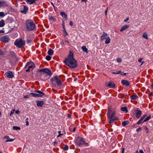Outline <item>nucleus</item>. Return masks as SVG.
<instances>
[{
  "mask_svg": "<svg viewBox=\"0 0 153 153\" xmlns=\"http://www.w3.org/2000/svg\"><path fill=\"white\" fill-rule=\"evenodd\" d=\"M69 52V54L68 57L65 59L64 62L70 68H75L78 66L77 61L74 58L73 53L71 51Z\"/></svg>",
  "mask_w": 153,
  "mask_h": 153,
  "instance_id": "obj_1",
  "label": "nucleus"
},
{
  "mask_svg": "<svg viewBox=\"0 0 153 153\" xmlns=\"http://www.w3.org/2000/svg\"><path fill=\"white\" fill-rule=\"evenodd\" d=\"M26 30L27 31L33 30L35 27V25L33 21L30 20H28L25 23Z\"/></svg>",
  "mask_w": 153,
  "mask_h": 153,
  "instance_id": "obj_2",
  "label": "nucleus"
},
{
  "mask_svg": "<svg viewBox=\"0 0 153 153\" xmlns=\"http://www.w3.org/2000/svg\"><path fill=\"white\" fill-rule=\"evenodd\" d=\"M25 41L22 40V38L17 39L14 42V45L19 48H23L25 45Z\"/></svg>",
  "mask_w": 153,
  "mask_h": 153,
  "instance_id": "obj_3",
  "label": "nucleus"
},
{
  "mask_svg": "<svg viewBox=\"0 0 153 153\" xmlns=\"http://www.w3.org/2000/svg\"><path fill=\"white\" fill-rule=\"evenodd\" d=\"M35 67V65L33 62H28L25 67V68L28 67V69L26 70L25 72H30V69L34 68Z\"/></svg>",
  "mask_w": 153,
  "mask_h": 153,
  "instance_id": "obj_4",
  "label": "nucleus"
},
{
  "mask_svg": "<svg viewBox=\"0 0 153 153\" xmlns=\"http://www.w3.org/2000/svg\"><path fill=\"white\" fill-rule=\"evenodd\" d=\"M51 82L52 83L55 82L57 85L60 86L62 84V82L60 78H59L57 76H54L51 79Z\"/></svg>",
  "mask_w": 153,
  "mask_h": 153,
  "instance_id": "obj_5",
  "label": "nucleus"
},
{
  "mask_svg": "<svg viewBox=\"0 0 153 153\" xmlns=\"http://www.w3.org/2000/svg\"><path fill=\"white\" fill-rule=\"evenodd\" d=\"M76 143L77 145L79 146H82L84 143L87 144V143H85L84 139L80 137H78Z\"/></svg>",
  "mask_w": 153,
  "mask_h": 153,
  "instance_id": "obj_6",
  "label": "nucleus"
},
{
  "mask_svg": "<svg viewBox=\"0 0 153 153\" xmlns=\"http://www.w3.org/2000/svg\"><path fill=\"white\" fill-rule=\"evenodd\" d=\"M38 71L43 73V74H41L42 75H43L45 73L46 74L49 76H51L52 74V73L51 70L48 68L40 69L38 70Z\"/></svg>",
  "mask_w": 153,
  "mask_h": 153,
  "instance_id": "obj_7",
  "label": "nucleus"
},
{
  "mask_svg": "<svg viewBox=\"0 0 153 153\" xmlns=\"http://www.w3.org/2000/svg\"><path fill=\"white\" fill-rule=\"evenodd\" d=\"M10 40L9 36L8 35H5L0 38V40L1 41L4 43L8 42Z\"/></svg>",
  "mask_w": 153,
  "mask_h": 153,
  "instance_id": "obj_8",
  "label": "nucleus"
},
{
  "mask_svg": "<svg viewBox=\"0 0 153 153\" xmlns=\"http://www.w3.org/2000/svg\"><path fill=\"white\" fill-rule=\"evenodd\" d=\"M105 84L106 87H108L110 88H115V83L112 81L108 82L107 83H106Z\"/></svg>",
  "mask_w": 153,
  "mask_h": 153,
  "instance_id": "obj_9",
  "label": "nucleus"
},
{
  "mask_svg": "<svg viewBox=\"0 0 153 153\" xmlns=\"http://www.w3.org/2000/svg\"><path fill=\"white\" fill-rule=\"evenodd\" d=\"M135 112L136 114V117L137 119H139L141 117V111L138 108L135 110Z\"/></svg>",
  "mask_w": 153,
  "mask_h": 153,
  "instance_id": "obj_10",
  "label": "nucleus"
},
{
  "mask_svg": "<svg viewBox=\"0 0 153 153\" xmlns=\"http://www.w3.org/2000/svg\"><path fill=\"white\" fill-rule=\"evenodd\" d=\"M8 78H12L14 77V75L12 72L11 71H8L6 73Z\"/></svg>",
  "mask_w": 153,
  "mask_h": 153,
  "instance_id": "obj_11",
  "label": "nucleus"
},
{
  "mask_svg": "<svg viewBox=\"0 0 153 153\" xmlns=\"http://www.w3.org/2000/svg\"><path fill=\"white\" fill-rule=\"evenodd\" d=\"M121 83L123 85H126V86H129L130 84V82L128 81L126 79L122 80L121 81Z\"/></svg>",
  "mask_w": 153,
  "mask_h": 153,
  "instance_id": "obj_12",
  "label": "nucleus"
},
{
  "mask_svg": "<svg viewBox=\"0 0 153 153\" xmlns=\"http://www.w3.org/2000/svg\"><path fill=\"white\" fill-rule=\"evenodd\" d=\"M37 105L38 107H42L44 104V101L42 100H39L36 101Z\"/></svg>",
  "mask_w": 153,
  "mask_h": 153,
  "instance_id": "obj_13",
  "label": "nucleus"
},
{
  "mask_svg": "<svg viewBox=\"0 0 153 153\" xmlns=\"http://www.w3.org/2000/svg\"><path fill=\"white\" fill-rule=\"evenodd\" d=\"M107 36V34L106 33L104 32L102 34V35L101 36L100 39L101 40H103L107 38L106 37Z\"/></svg>",
  "mask_w": 153,
  "mask_h": 153,
  "instance_id": "obj_14",
  "label": "nucleus"
},
{
  "mask_svg": "<svg viewBox=\"0 0 153 153\" xmlns=\"http://www.w3.org/2000/svg\"><path fill=\"white\" fill-rule=\"evenodd\" d=\"M115 114L116 112L115 111H113L111 114H109V115H107L108 118H113V117L115 115Z\"/></svg>",
  "mask_w": 153,
  "mask_h": 153,
  "instance_id": "obj_15",
  "label": "nucleus"
},
{
  "mask_svg": "<svg viewBox=\"0 0 153 153\" xmlns=\"http://www.w3.org/2000/svg\"><path fill=\"white\" fill-rule=\"evenodd\" d=\"M28 10V7L25 5L24 6L23 10H21V12L22 13L25 14Z\"/></svg>",
  "mask_w": 153,
  "mask_h": 153,
  "instance_id": "obj_16",
  "label": "nucleus"
},
{
  "mask_svg": "<svg viewBox=\"0 0 153 153\" xmlns=\"http://www.w3.org/2000/svg\"><path fill=\"white\" fill-rule=\"evenodd\" d=\"M4 138H7V139L6 140L5 142H12L14 140V139H10V138L8 136H5L4 137Z\"/></svg>",
  "mask_w": 153,
  "mask_h": 153,
  "instance_id": "obj_17",
  "label": "nucleus"
},
{
  "mask_svg": "<svg viewBox=\"0 0 153 153\" xmlns=\"http://www.w3.org/2000/svg\"><path fill=\"white\" fill-rule=\"evenodd\" d=\"M37 0H26V2L27 4H32L34 3H35L36 1Z\"/></svg>",
  "mask_w": 153,
  "mask_h": 153,
  "instance_id": "obj_18",
  "label": "nucleus"
},
{
  "mask_svg": "<svg viewBox=\"0 0 153 153\" xmlns=\"http://www.w3.org/2000/svg\"><path fill=\"white\" fill-rule=\"evenodd\" d=\"M129 27V26L127 25H125L122 27V28L120 30V32H122L125 30L127 29Z\"/></svg>",
  "mask_w": 153,
  "mask_h": 153,
  "instance_id": "obj_19",
  "label": "nucleus"
},
{
  "mask_svg": "<svg viewBox=\"0 0 153 153\" xmlns=\"http://www.w3.org/2000/svg\"><path fill=\"white\" fill-rule=\"evenodd\" d=\"M110 120L109 121V123H113L114 121L115 120H117L118 119L116 118V117H114V118H108Z\"/></svg>",
  "mask_w": 153,
  "mask_h": 153,
  "instance_id": "obj_20",
  "label": "nucleus"
},
{
  "mask_svg": "<svg viewBox=\"0 0 153 153\" xmlns=\"http://www.w3.org/2000/svg\"><path fill=\"white\" fill-rule=\"evenodd\" d=\"M60 15L62 17L67 19V16L66 14L65 13V12L63 11L60 12Z\"/></svg>",
  "mask_w": 153,
  "mask_h": 153,
  "instance_id": "obj_21",
  "label": "nucleus"
},
{
  "mask_svg": "<svg viewBox=\"0 0 153 153\" xmlns=\"http://www.w3.org/2000/svg\"><path fill=\"white\" fill-rule=\"evenodd\" d=\"M129 122L128 121H124L122 123V125L123 126H125L128 124Z\"/></svg>",
  "mask_w": 153,
  "mask_h": 153,
  "instance_id": "obj_22",
  "label": "nucleus"
},
{
  "mask_svg": "<svg viewBox=\"0 0 153 153\" xmlns=\"http://www.w3.org/2000/svg\"><path fill=\"white\" fill-rule=\"evenodd\" d=\"M138 97L136 94L132 95L131 97V98L133 100H135L137 99Z\"/></svg>",
  "mask_w": 153,
  "mask_h": 153,
  "instance_id": "obj_23",
  "label": "nucleus"
},
{
  "mask_svg": "<svg viewBox=\"0 0 153 153\" xmlns=\"http://www.w3.org/2000/svg\"><path fill=\"white\" fill-rule=\"evenodd\" d=\"M53 53V51L52 49L50 48L48 51V54L49 55H52Z\"/></svg>",
  "mask_w": 153,
  "mask_h": 153,
  "instance_id": "obj_24",
  "label": "nucleus"
},
{
  "mask_svg": "<svg viewBox=\"0 0 153 153\" xmlns=\"http://www.w3.org/2000/svg\"><path fill=\"white\" fill-rule=\"evenodd\" d=\"M119 97L121 98H126V97L127 96V95H126L124 94H120L119 95Z\"/></svg>",
  "mask_w": 153,
  "mask_h": 153,
  "instance_id": "obj_25",
  "label": "nucleus"
},
{
  "mask_svg": "<svg viewBox=\"0 0 153 153\" xmlns=\"http://www.w3.org/2000/svg\"><path fill=\"white\" fill-rule=\"evenodd\" d=\"M106 40L105 41V44H107L109 43L110 42L111 39L109 37H107L106 39Z\"/></svg>",
  "mask_w": 153,
  "mask_h": 153,
  "instance_id": "obj_26",
  "label": "nucleus"
},
{
  "mask_svg": "<svg viewBox=\"0 0 153 153\" xmlns=\"http://www.w3.org/2000/svg\"><path fill=\"white\" fill-rule=\"evenodd\" d=\"M121 110L123 111H125L126 113L128 111L127 108L126 107H124L121 108Z\"/></svg>",
  "mask_w": 153,
  "mask_h": 153,
  "instance_id": "obj_27",
  "label": "nucleus"
},
{
  "mask_svg": "<svg viewBox=\"0 0 153 153\" xmlns=\"http://www.w3.org/2000/svg\"><path fill=\"white\" fill-rule=\"evenodd\" d=\"M151 118V116L150 115L146 117L143 121V123L146 122L149 120Z\"/></svg>",
  "mask_w": 153,
  "mask_h": 153,
  "instance_id": "obj_28",
  "label": "nucleus"
},
{
  "mask_svg": "<svg viewBox=\"0 0 153 153\" xmlns=\"http://www.w3.org/2000/svg\"><path fill=\"white\" fill-rule=\"evenodd\" d=\"M4 20L2 19L0 21V27H3L4 25Z\"/></svg>",
  "mask_w": 153,
  "mask_h": 153,
  "instance_id": "obj_29",
  "label": "nucleus"
},
{
  "mask_svg": "<svg viewBox=\"0 0 153 153\" xmlns=\"http://www.w3.org/2000/svg\"><path fill=\"white\" fill-rule=\"evenodd\" d=\"M82 49L84 52L88 53V49L86 48V46H83L82 47Z\"/></svg>",
  "mask_w": 153,
  "mask_h": 153,
  "instance_id": "obj_30",
  "label": "nucleus"
},
{
  "mask_svg": "<svg viewBox=\"0 0 153 153\" xmlns=\"http://www.w3.org/2000/svg\"><path fill=\"white\" fill-rule=\"evenodd\" d=\"M142 37L144 38H145L146 39H148V35L146 33V32H144L143 34V35H142Z\"/></svg>",
  "mask_w": 153,
  "mask_h": 153,
  "instance_id": "obj_31",
  "label": "nucleus"
},
{
  "mask_svg": "<svg viewBox=\"0 0 153 153\" xmlns=\"http://www.w3.org/2000/svg\"><path fill=\"white\" fill-rule=\"evenodd\" d=\"M38 93L39 94L40 97L43 96L45 95L44 93L40 91H39Z\"/></svg>",
  "mask_w": 153,
  "mask_h": 153,
  "instance_id": "obj_32",
  "label": "nucleus"
},
{
  "mask_svg": "<svg viewBox=\"0 0 153 153\" xmlns=\"http://www.w3.org/2000/svg\"><path fill=\"white\" fill-rule=\"evenodd\" d=\"M112 112L111 108L110 107H108L107 115L111 114Z\"/></svg>",
  "mask_w": 153,
  "mask_h": 153,
  "instance_id": "obj_33",
  "label": "nucleus"
},
{
  "mask_svg": "<svg viewBox=\"0 0 153 153\" xmlns=\"http://www.w3.org/2000/svg\"><path fill=\"white\" fill-rule=\"evenodd\" d=\"M13 128L14 130H18L20 129V128L16 126H14L13 127Z\"/></svg>",
  "mask_w": 153,
  "mask_h": 153,
  "instance_id": "obj_34",
  "label": "nucleus"
},
{
  "mask_svg": "<svg viewBox=\"0 0 153 153\" xmlns=\"http://www.w3.org/2000/svg\"><path fill=\"white\" fill-rule=\"evenodd\" d=\"M46 59L48 61H49L51 60V56L49 55L47 56L46 57Z\"/></svg>",
  "mask_w": 153,
  "mask_h": 153,
  "instance_id": "obj_35",
  "label": "nucleus"
},
{
  "mask_svg": "<svg viewBox=\"0 0 153 153\" xmlns=\"http://www.w3.org/2000/svg\"><path fill=\"white\" fill-rule=\"evenodd\" d=\"M68 149V146L67 145H65V147L63 148V150L64 151H66Z\"/></svg>",
  "mask_w": 153,
  "mask_h": 153,
  "instance_id": "obj_36",
  "label": "nucleus"
},
{
  "mask_svg": "<svg viewBox=\"0 0 153 153\" xmlns=\"http://www.w3.org/2000/svg\"><path fill=\"white\" fill-rule=\"evenodd\" d=\"M10 54L12 57H15V53L13 52H11V51L10 52Z\"/></svg>",
  "mask_w": 153,
  "mask_h": 153,
  "instance_id": "obj_37",
  "label": "nucleus"
},
{
  "mask_svg": "<svg viewBox=\"0 0 153 153\" xmlns=\"http://www.w3.org/2000/svg\"><path fill=\"white\" fill-rule=\"evenodd\" d=\"M143 120L140 118V120L137 122V124L138 125L142 123V122Z\"/></svg>",
  "mask_w": 153,
  "mask_h": 153,
  "instance_id": "obj_38",
  "label": "nucleus"
},
{
  "mask_svg": "<svg viewBox=\"0 0 153 153\" xmlns=\"http://www.w3.org/2000/svg\"><path fill=\"white\" fill-rule=\"evenodd\" d=\"M4 3H6V2L4 1H0V7L2 6H3V4Z\"/></svg>",
  "mask_w": 153,
  "mask_h": 153,
  "instance_id": "obj_39",
  "label": "nucleus"
},
{
  "mask_svg": "<svg viewBox=\"0 0 153 153\" xmlns=\"http://www.w3.org/2000/svg\"><path fill=\"white\" fill-rule=\"evenodd\" d=\"M4 16V13L3 12H0V16L3 17Z\"/></svg>",
  "mask_w": 153,
  "mask_h": 153,
  "instance_id": "obj_40",
  "label": "nucleus"
},
{
  "mask_svg": "<svg viewBox=\"0 0 153 153\" xmlns=\"http://www.w3.org/2000/svg\"><path fill=\"white\" fill-rule=\"evenodd\" d=\"M147 116V114H145L143 115V116L141 118L142 120L143 119Z\"/></svg>",
  "mask_w": 153,
  "mask_h": 153,
  "instance_id": "obj_41",
  "label": "nucleus"
},
{
  "mask_svg": "<svg viewBox=\"0 0 153 153\" xmlns=\"http://www.w3.org/2000/svg\"><path fill=\"white\" fill-rule=\"evenodd\" d=\"M142 129L141 127H139L137 129L136 131L137 132H138L139 131H141L142 130Z\"/></svg>",
  "mask_w": 153,
  "mask_h": 153,
  "instance_id": "obj_42",
  "label": "nucleus"
},
{
  "mask_svg": "<svg viewBox=\"0 0 153 153\" xmlns=\"http://www.w3.org/2000/svg\"><path fill=\"white\" fill-rule=\"evenodd\" d=\"M30 94L32 96L34 97H36V94L34 93H30Z\"/></svg>",
  "mask_w": 153,
  "mask_h": 153,
  "instance_id": "obj_43",
  "label": "nucleus"
},
{
  "mask_svg": "<svg viewBox=\"0 0 153 153\" xmlns=\"http://www.w3.org/2000/svg\"><path fill=\"white\" fill-rule=\"evenodd\" d=\"M62 26L63 27V28L64 29V30L65 29V22L63 21H62Z\"/></svg>",
  "mask_w": 153,
  "mask_h": 153,
  "instance_id": "obj_44",
  "label": "nucleus"
},
{
  "mask_svg": "<svg viewBox=\"0 0 153 153\" xmlns=\"http://www.w3.org/2000/svg\"><path fill=\"white\" fill-rule=\"evenodd\" d=\"M63 32L65 34V36H66L68 35V33H67V32H66V31L65 29L63 30Z\"/></svg>",
  "mask_w": 153,
  "mask_h": 153,
  "instance_id": "obj_45",
  "label": "nucleus"
},
{
  "mask_svg": "<svg viewBox=\"0 0 153 153\" xmlns=\"http://www.w3.org/2000/svg\"><path fill=\"white\" fill-rule=\"evenodd\" d=\"M4 52L0 49V55H4Z\"/></svg>",
  "mask_w": 153,
  "mask_h": 153,
  "instance_id": "obj_46",
  "label": "nucleus"
},
{
  "mask_svg": "<svg viewBox=\"0 0 153 153\" xmlns=\"http://www.w3.org/2000/svg\"><path fill=\"white\" fill-rule=\"evenodd\" d=\"M61 131H58V133H59V134L58 135V137H59L61 136V135H62V134H61Z\"/></svg>",
  "mask_w": 153,
  "mask_h": 153,
  "instance_id": "obj_47",
  "label": "nucleus"
},
{
  "mask_svg": "<svg viewBox=\"0 0 153 153\" xmlns=\"http://www.w3.org/2000/svg\"><path fill=\"white\" fill-rule=\"evenodd\" d=\"M145 129L147 131L146 133H149V129L146 126H145Z\"/></svg>",
  "mask_w": 153,
  "mask_h": 153,
  "instance_id": "obj_48",
  "label": "nucleus"
},
{
  "mask_svg": "<svg viewBox=\"0 0 153 153\" xmlns=\"http://www.w3.org/2000/svg\"><path fill=\"white\" fill-rule=\"evenodd\" d=\"M117 61L118 62H121L122 61V60L120 58H118L117 59Z\"/></svg>",
  "mask_w": 153,
  "mask_h": 153,
  "instance_id": "obj_49",
  "label": "nucleus"
},
{
  "mask_svg": "<svg viewBox=\"0 0 153 153\" xmlns=\"http://www.w3.org/2000/svg\"><path fill=\"white\" fill-rule=\"evenodd\" d=\"M50 19L52 20H53V21H55L56 20V19L55 18L53 17H51L50 18Z\"/></svg>",
  "mask_w": 153,
  "mask_h": 153,
  "instance_id": "obj_50",
  "label": "nucleus"
},
{
  "mask_svg": "<svg viewBox=\"0 0 153 153\" xmlns=\"http://www.w3.org/2000/svg\"><path fill=\"white\" fill-rule=\"evenodd\" d=\"M108 7H107V8L106 10L105 11V15H107V11L108 10Z\"/></svg>",
  "mask_w": 153,
  "mask_h": 153,
  "instance_id": "obj_51",
  "label": "nucleus"
},
{
  "mask_svg": "<svg viewBox=\"0 0 153 153\" xmlns=\"http://www.w3.org/2000/svg\"><path fill=\"white\" fill-rule=\"evenodd\" d=\"M116 72V74H121V71H118Z\"/></svg>",
  "mask_w": 153,
  "mask_h": 153,
  "instance_id": "obj_52",
  "label": "nucleus"
},
{
  "mask_svg": "<svg viewBox=\"0 0 153 153\" xmlns=\"http://www.w3.org/2000/svg\"><path fill=\"white\" fill-rule=\"evenodd\" d=\"M142 60V58H140L138 60V61L139 62H141V61Z\"/></svg>",
  "mask_w": 153,
  "mask_h": 153,
  "instance_id": "obj_53",
  "label": "nucleus"
},
{
  "mask_svg": "<svg viewBox=\"0 0 153 153\" xmlns=\"http://www.w3.org/2000/svg\"><path fill=\"white\" fill-rule=\"evenodd\" d=\"M57 143H58L56 141H54L53 142V144L54 145H57Z\"/></svg>",
  "mask_w": 153,
  "mask_h": 153,
  "instance_id": "obj_54",
  "label": "nucleus"
},
{
  "mask_svg": "<svg viewBox=\"0 0 153 153\" xmlns=\"http://www.w3.org/2000/svg\"><path fill=\"white\" fill-rule=\"evenodd\" d=\"M29 96L28 95H26V96H25L24 97V98H29Z\"/></svg>",
  "mask_w": 153,
  "mask_h": 153,
  "instance_id": "obj_55",
  "label": "nucleus"
},
{
  "mask_svg": "<svg viewBox=\"0 0 153 153\" xmlns=\"http://www.w3.org/2000/svg\"><path fill=\"white\" fill-rule=\"evenodd\" d=\"M69 24L71 26H72L73 25V22L72 21H71L69 22Z\"/></svg>",
  "mask_w": 153,
  "mask_h": 153,
  "instance_id": "obj_56",
  "label": "nucleus"
},
{
  "mask_svg": "<svg viewBox=\"0 0 153 153\" xmlns=\"http://www.w3.org/2000/svg\"><path fill=\"white\" fill-rule=\"evenodd\" d=\"M14 110L13 111H11L10 113V115L11 116L12 114H13L14 113Z\"/></svg>",
  "mask_w": 153,
  "mask_h": 153,
  "instance_id": "obj_57",
  "label": "nucleus"
},
{
  "mask_svg": "<svg viewBox=\"0 0 153 153\" xmlns=\"http://www.w3.org/2000/svg\"><path fill=\"white\" fill-rule=\"evenodd\" d=\"M67 117L68 118H70L71 117V115L69 114H67Z\"/></svg>",
  "mask_w": 153,
  "mask_h": 153,
  "instance_id": "obj_58",
  "label": "nucleus"
},
{
  "mask_svg": "<svg viewBox=\"0 0 153 153\" xmlns=\"http://www.w3.org/2000/svg\"><path fill=\"white\" fill-rule=\"evenodd\" d=\"M36 97H40L39 94H36Z\"/></svg>",
  "mask_w": 153,
  "mask_h": 153,
  "instance_id": "obj_59",
  "label": "nucleus"
},
{
  "mask_svg": "<svg viewBox=\"0 0 153 153\" xmlns=\"http://www.w3.org/2000/svg\"><path fill=\"white\" fill-rule=\"evenodd\" d=\"M121 75H126V73H123L122 72H121Z\"/></svg>",
  "mask_w": 153,
  "mask_h": 153,
  "instance_id": "obj_60",
  "label": "nucleus"
},
{
  "mask_svg": "<svg viewBox=\"0 0 153 153\" xmlns=\"http://www.w3.org/2000/svg\"><path fill=\"white\" fill-rule=\"evenodd\" d=\"M19 112H19V111L17 110L16 111V114H18L19 113Z\"/></svg>",
  "mask_w": 153,
  "mask_h": 153,
  "instance_id": "obj_61",
  "label": "nucleus"
},
{
  "mask_svg": "<svg viewBox=\"0 0 153 153\" xmlns=\"http://www.w3.org/2000/svg\"><path fill=\"white\" fill-rule=\"evenodd\" d=\"M26 125L27 126H28L29 125V122L28 121H26Z\"/></svg>",
  "mask_w": 153,
  "mask_h": 153,
  "instance_id": "obj_62",
  "label": "nucleus"
},
{
  "mask_svg": "<svg viewBox=\"0 0 153 153\" xmlns=\"http://www.w3.org/2000/svg\"><path fill=\"white\" fill-rule=\"evenodd\" d=\"M4 31L3 30H0V33H4Z\"/></svg>",
  "mask_w": 153,
  "mask_h": 153,
  "instance_id": "obj_63",
  "label": "nucleus"
},
{
  "mask_svg": "<svg viewBox=\"0 0 153 153\" xmlns=\"http://www.w3.org/2000/svg\"><path fill=\"white\" fill-rule=\"evenodd\" d=\"M139 152L140 153H144L143 150H140Z\"/></svg>",
  "mask_w": 153,
  "mask_h": 153,
  "instance_id": "obj_64",
  "label": "nucleus"
}]
</instances>
